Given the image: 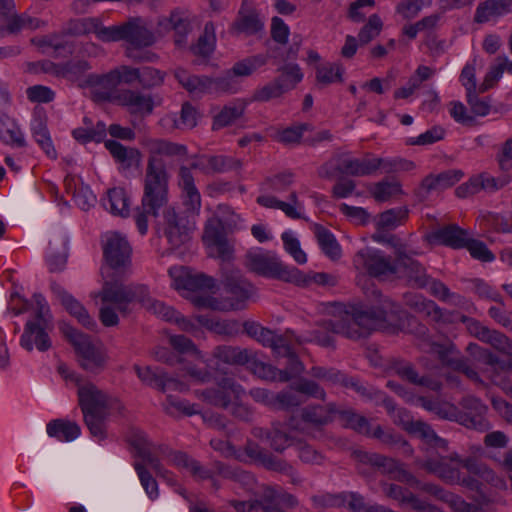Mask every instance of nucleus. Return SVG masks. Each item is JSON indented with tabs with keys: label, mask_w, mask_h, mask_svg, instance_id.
I'll return each instance as SVG.
<instances>
[{
	"label": "nucleus",
	"mask_w": 512,
	"mask_h": 512,
	"mask_svg": "<svg viewBox=\"0 0 512 512\" xmlns=\"http://www.w3.org/2000/svg\"><path fill=\"white\" fill-rule=\"evenodd\" d=\"M0 140L16 147H24L26 145L21 128L13 118L5 113H0Z\"/></svg>",
	"instance_id": "38"
},
{
	"label": "nucleus",
	"mask_w": 512,
	"mask_h": 512,
	"mask_svg": "<svg viewBox=\"0 0 512 512\" xmlns=\"http://www.w3.org/2000/svg\"><path fill=\"white\" fill-rule=\"evenodd\" d=\"M409 210L407 207H398L386 210L379 214L377 228L382 230H392L403 224L408 218Z\"/></svg>",
	"instance_id": "49"
},
{
	"label": "nucleus",
	"mask_w": 512,
	"mask_h": 512,
	"mask_svg": "<svg viewBox=\"0 0 512 512\" xmlns=\"http://www.w3.org/2000/svg\"><path fill=\"white\" fill-rule=\"evenodd\" d=\"M164 233L172 247L177 248L191 239L192 225L186 217L178 214L174 208L164 212Z\"/></svg>",
	"instance_id": "16"
},
{
	"label": "nucleus",
	"mask_w": 512,
	"mask_h": 512,
	"mask_svg": "<svg viewBox=\"0 0 512 512\" xmlns=\"http://www.w3.org/2000/svg\"><path fill=\"white\" fill-rule=\"evenodd\" d=\"M244 332L251 338L255 339L263 346L272 348L274 351L277 346L284 340V336L277 335L272 330L263 327L255 321H245L243 323Z\"/></svg>",
	"instance_id": "35"
},
{
	"label": "nucleus",
	"mask_w": 512,
	"mask_h": 512,
	"mask_svg": "<svg viewBox=\"0 0 512 512\" xmlns=\"http://www.w3.org/2000/svg\"><path fill=\"white\" fill-rule=\"evenodd\" d=\"M169 174L162 158L149 156L143 179L141 206L136 208L135 221L140 234L148 230V216L158 217L168 202Z\"/></svg>",
	"instance_id": "3"
},
{
	"label": "nucleus",
	"mask_w": 512,
	"mask_h": 512,
	"mask_svg": "<svg viewBox=\"0 0 512 512\" xmlns=\"http://www.w3.org/2000/svg\"><path fill=\"white\" fill-rule=\"evenodd\" d=\"M264 27L258 12L253 8H245L244 6L239 11L237 20L233 25V29L238 33L246 35H253L262 31Z\"/></svg>",
	"instance_id": "37"
},
{
	"label": "nucleus",
	"mask_w": 512,
	"mask_h": 512,
	"mask_svg": "<svg viewBox=\"0 0 512 512\" xmlns=\"http://www.w3.org/2000/svg\"><path fill=\"white\" fill-rule=\"evenodd\" d=\"M428 285L430 287V292L432 293V295L437 297L441 301L448 302L459 307L464 306L467 302L465 297L451 292L450 289L439 280L430 278Z\"/></svg>",
	"instance_id": "57"
},
{
	"label": "nucleus",
	"mask_w": 512,
	"mask_h": 512,
	"mask_svg": "<svg viewBox=\"0 0 512 512\" xmlns=\"http://www.w3.org/2000/svg\"><path fill=\"white\" fill-rule=\"evenodd\" d=\"M344 68L340 63H324L316 67V80L319 84L329 85L343 81Z\"/></svg>",
	"instance_id": "53"
},
{
	"label": "nucleus",
	"mask_w": 512,
	"mask_h": 512,
	"mask_svg": "<svg viewBox=\"0 0 512 512\" xmlns=\"http://www.w3.org/2000/svg\"><path fill=\"white\" fill-rule=\"evenodd\" d=\"M459 454L450 453L446 456H430L423 460H416V465L429 474H433L443 482L455 485L460 481Z\"/></svg>",
	"instance_id": "11"
},
{
	"label": "nucleus",
	"mask_w": 512,
	"mask_h": 512,
	"mask_svg": "<svg viewBox=\"0 0 512 512\" xmlns=\"http://www.w3.org/2000/svg\"><path fill=\"white\" fill-rule=\"evenodd\" d=\"M273 352L276 357L287 359L286 367L284 369H279L280 382H288L290 379L300 375L304 371L305 367L303 363L299 360L297 354L289 345L286 337Z\"/></svg>",
	"instance_id": "27"
},
{
	"label": "nucleus",
	"mask_w": 512,
	"mask_h": 512,
	"mask_svg": "<svg viewBox=\"0 0 512 512\" xmlns=\"http://www.w3.org/2000/svg\"><path fill=\"white\" fill-rule=\"evenodd\" d=\"M195 394L198 398L216 407L227 409L231 405L230 394L218 388L197 390Z\"/></svg>",
	"instance_id": "64"
},
{
	"label": "nucleus",
	"mask_w": 512,
	"mask_h": 512,
	"mask_svg": "<svg viewBox=\"0 0 512 512\" xmlns=\"http://www.w3.org/2000/svg\"><path fill=\"white\" fill-rule=\"evenodd\" d=\"M116 103L126 107L130 114L139 115L141 117L152 114L155 106L152 95L143 94L131 89L119 91L116 96Z\"/></svg>",
	"instance_id": "20"
},
{
	"label": "nucleus",
	"mask_w": 512,
	"mask_h": 512,
	"mask_svg": "<svg viewBox=\"0 0 512 512\" xmlns=\"http://www.w3.org/2000/svg\"><path fill=\"white\" fill-rule=\"evenodd\" d=\"M416 252H409L404 244L395 245V258L398 266V273L414 287L424 288L428 286L430 277L424 266L413 258Z\"/></svg>",
	"instance_id": "12"
},
{
	"label": "nucleus",
	"mask_w": 512,
	"mask_h": 512,
	"mask_svg": "<svg viewBox=\"0 0 512 512\" xmlns=\"http://www.w3.org/2000/svg\"><path fill=\"white\" fill-rule=\"evenodd\" d=\"M157 27L159 33L175 31L174 43L177 47H184L187 43V35L191 31L190 14L187 10L176 8L170 15L158 18Z\"/></svg>",
	"instance_id": "14"
},
{
	"label": "nucleus",
	"mask_w": 512,
	"mask_h": 512,
	"mask_svg": "<svg viewBox=\"0 0 512 512\" xmlns=\"http://www.w3.org/2000/svg\"><path fill=\"white\" fill-rule=\"evenodd\" d=\"M72 190V199L81 210H88L95 204V196L88 186H85L80 176L66 174V193Z\"/></svg>",
	"instance_id": "29"
},
{
	"label": "nucleus",
	"mask_w": 512,
	"mask_h": 512,
	"mask_svg": "<svg viewBox=\"0 0 512 512\" xmlns=\"http://www.w3.org/2000/svg\"><path fill=\"white\" fill-rule=\"evenodd\" d=\"M391 369L396 375L410 382L411 384L426 387L432 391H439L442 387V384L439 380L429 375L420 376L414 365L405 360H394L392 362Z\"/></svg>",
	"instance_id": "24"
},
{
	"label": "nucleus",
	"mask_w": 512,
	"mask_h": 512,
	"mask_svg": "<svg viewBox=\"0 0 512 512\" xmlns=\"http://www.w3.org/2000/svg\"><path fill=\"white\" fill-rule=\"evenodd\" d=\"M246 110V104L243 101H235L225 105L218 113L213 116L212 130L218 131L224 127L232 125L240 119Z\"/></svg>",
	"instance_id": "36"
},
{
	"label": "nucleus",
	"mask_w": 512,
	"mask_h": 512,
	"mask_svg": "<svg viewBox=\"0 0 512 512\" xmlns=\"http://www.w3.org/2000/svg\"><path fill=\"white\" fill-rule=\"evenodd\" d=\"M286 423L273 422L271 427V434L269 444L276 452H283L287 447L293 445V438L286 430Z\"/></svg>",
	"instance_id": "55"
},
{
	"label": "nucleus",
	"mask_w": 512,
	"mask_h": 512,
	"mask_svg": "<svg viewBox=\"0 0 512 512\" xmlns=\"http://www.w3.org/2000/svg\"><path fill=\"white\" fill-rule=\"evenodd\" d=\"M59 245L49 240L48 246L44 253V262L48 272L51 274L50 277V288L52 293L58 299L60 304H64V290L62 282H58L57 278L60 277L64 269V254L61 250L62 242L59 238Z\"/></svg>",
	"instance_id": "15"
},
{
	"label": "nucleus",
	"mask_w": 512,
	"mask_h": 512,
	"mask_svg": "<svg viewBox=\"0 0 512 512\" xmlns=\"http://www.w3.org/2000/svg\"><path fill=\"white\" fill-rule=\"evenodd\" d=\"M267 62V57L264 55H253L236 62L230 69L233 76L248 77L256 70L264 66Z\"/></svg>",
	"instance_id": "54"
},
{
	"label": "nucleus",
	"mask_w": 512,
	"mask_h": 512,
	"mask_svg": "<svg viewBox=\"0 0 512 512\" xmlns=\"http://www.w3.org/2000/svg\"><path fill=\"white\" fill-rule=\"evenodd\" d=\"M104 206L112 214L122 217L129 215L130 200L125 189L114 187L107 191Z\"/></svg>",
	"instance_id": "42"
},
{
	"label": "nucleus",
	"mask_w": 512,
	"mask_h": 512,
	"mask_svg": "<svg viewBox=\"0 0 512 512\" xmlns=\"http://www.w3.org/2000/svg\"><path fill=\"white\" fill-rule=\"evenodd\" d=\"M304 403V399L292 389V385L285 390L275 393L274 410H292Z\"/></svg>",
	"instance_id": "60"
},
{
	"label": "nucleus",
	"mask_w": 512,
	"mask_h": 512,
	"mask_svg": "<svg viewBox=\"0 0 512 512\" xmlns=\"http://www.w3.org/2000/svg\"><path fill=\"white\" fill-rule=\"evenodd\" d=\"M224 287L237 300L244 301L254 292V286L243 277L240 270L232 267L223 269Z\"/></svg>",
	"instance_id": "26"
},
{
	"label": "nucleus",
	"mask_w": 512,
	"mask_h": 512,
	"mask_svg": "<svg viewBox=\"0 0 512 512\" xmlns=\"http://www.w3.org/2000/svg\"><path fill=\"white\" fill-rule=\"evenodd\" d=\"M92 66L84 57L73 56L66 62V82H69L79 88L89 86Z\"/></svg>",
	"instance_id": "28"
},
{
	"label": "nucleus",
	"mask_w": 512,
	"mask_h": 512,
	"mask_svg": "<svg viewBox=\"0 0 512 512\" xmlns=\"http://www.w3.org/2000/svg\"><path fill=\"white\" fill-rule=\"evenodd\" d=\"M246 365H248L249 371L258 378L265 381L280 382L279 369L269 363L257 359L254 352H251L250 361L247 362Z\"/></svg>",
	"instance_id": "51"
},
{
	"label": "nucleus",
	"mask_w": 512,
	"mask_h": 512,
	"mask_svg": "<svg viewBox=\"0 0 512 512\" xmlns=\"http://www.w3.org/2000/svg\"><path fill=\"white\" fill-rule=\"evenodd\" d=\"M131 246L118 232H108L103 238V253L109 267L121 275L130 271Z\"/></svg>",
	"instance_id": "9"
},
{
	"label": "nucleus",
	"mask_w": 512,
	"mask_h": 512,
	"mask_svg": "<svg viewBox=\"0 0 512 512\" xmlns=\"http://www.w3.org/2000/svg\"><path fill=\"white\" fill-rule=\"evenodd\" d=\"M459 405L464 409H459L458 423L468 429L479 432H486L491 428L486 419L487 406L474 396H465L461 399Z\"/></svg>",
	"instance_id": "13"
},
{
	"label": "nucleus",
	"mask_w": 512,
	"mask_h": 512,
	"mask_svg": "<svg viewBox=\"0 0 512 512\" xmlns=\"http://www.w3.org/2000/svg\"><path fill=\"white\" fill-rule=\"evenodd\" d=\"M511 10V1L509 0H486L478 4L474 22L483 24L495 20Z\"/></svg>",
	"instance_id": "33"
},
{
	"label": "nucleus",
	"mask_w": 512,
	"mask_h": 512,
	"mask_svg": "<svg viewBox=\"0 0 512 512\" xmlns=\"http://www.w3.org/2000/svg\"><path fill=\"white\" fill-rule=\"evenodd\" d=\"M119 272H114L109 279L103 282L102 288L91 294L94 299H100L99 319L105 327H113L119 324V316L130 313V305L139 301L149 312H161L160 309L169 311L162 306V302L149 295L148 288L143 284H125Z\"/></svg>",
	"instance_id": "2"
},
{
	"label": "nucleus",
	"mask_w": 512,
	"mask_h": 512,
	"mask_svg": "<svg viewBox=\"0 0 512 512\" xmlns=\"http://www.w3.org/2000/svg\"><path fill=\"white\" fill-rule=\"evenodd\" d=\"M280 75L275 81L282 87L285 92L295 88V86L303 79V73L300 67L295 63L285 64L277 69Z\"/></svg>",
	"instance_id": "50"
},
{
	"label": "nucleus",
	"mask_w": 512,
	"mask_h": 512,
	"mask_svg": "<svg viewBox=\"0 0 512 512\" xmlns=\"http://www.w3.org/2000/svg\"><path fill=\"white\" fill-rule=\"evenodd\" d=\"M245 267L257 275L272 278L298 286H305L310 280L299 269L286 265L272 251L253 250L245 255Z\"/></svg>",
	"instance_id": "5"
},
{
	"label": "nucleus",
	"mask_w": 512,
	"mask_h": 512,
	"mask_svg": "<svg viewBox=\"0 0 512 512\" xmlns=\"http://www.w3.org/2000/svg\"><path fill=\"white\" fill-rule=\"evenodd\" d=\"M418 334L422 337L419 347L427 352L436 354L442 365L453 368V362H457L459 357H452L455 354H459L455 344L451 342L438 343L432 341L428 335H426L427 328L423 325H418Z\"/></svg>",
	"instance_id": "21"
},
{
	"label": "nucleus",
	"mask_w": 512,
	"mask_h": 512,
	"mask_svg": "<svg viewBox=\"0 0 512 512\" xmlns=\"http://www.w3.org/2000/svg\"><path fill=\"white\" fill-rule=\"evenodd\" d=\"M357 267L364 269L369 276L385 280L398 273L396 259L393 260L380 250L365 248L357 252L354 258Z\"/></svg>",
	"instance_id": "8"
},
{
	"label": "nucleus",
	"mask_w": 512,
	"mask_h": 512,
	"mask_svg": "<svg viewBox=\"0 0 512 512\" xmlns=\"http://www.w3.org/2000/svg\"><path fill=\"white\" fill-rule=\"evenodd\" d=\"M171 461L175 466L185 469L198 480H207L212 478V471L204 468L196 459L190 457L184 452L177 451L171 453Z\"/></svg>",
	"instance_id": "40"
},
{
	"label": "nucleus",
	"mask_w": 512,
	"mask_h": 512,
	"mask_svg": "<svg viewBox=\"0 0 512 512\" xmlns=\"http://www.w3.org/2000/svg\"><path fill=\"white\" fill-rule=\"evenodd\" d=\"M356 458L363 464L377 468L382 474L388 475L393 480L409 484L410 486H418L420 484V481L404 468L403 463L393 458L365 451L357 452Z\"/></svg>",
	"instance_id": "10"
},
{
	"label": "nucleus",
	"mask_w": 512,
	"mask_h": 512,
	"mask_svg": "<svg viewBox=\"0 0 512 512\" xmlns=\"http://www.w3.org/2000/svg\"><path fill=\"white\" fill-rule=\"evenodd\" d=\"M256 202L268 209H279L291 219H301L303 217V206L295 191L290 192L288 201H281L274 195H260L257 197Z\"/></svg>",
	"instance_id": "25"
},
{
	"label": "nucleus",
	"mask_w": 512,
	"mask_h": 512,
	"mask_svg": "<svg viewBox=\"0 0 512 512\" xmlns=\"http://www.w3.org/2000/svg\"><path fill=\"white\" fill-rule=\"evenodd\" d=\"M215 37L214 25L211 22L205 24L204 33L198 38L195 45L191 46L193 54L209 57L214 51Z\"/></svg>",
	"instance_id": "61"
},
{
	"label": "nucleus",
	"mask_w": 512,
	"mask_h": 512,
	"mask_svg": "<svg viewBox=\"0 0 512 512\" xmlns=\"http://www.w3.org/2000/svg\"><path fill=\"white\" fill-rule=\"evenodd\" d=\"M105 147L111 153L116 161L125 167H131L134 164H139L141 153L136 148L125 147L115 140H107Z\"/></svg>",
	"instance_id": "44"
},
{
	"label": "nucleus",
	"mask_w": 512,
	"mask_h": 512,
	"mask_svg": "<svg viewBox=\"0 0 512 512\" xmlns=\"http://www.w3.org/2000/svg\"><path fill=\"white\" fill-rule=\"evenodd\" d=\"M469 233L456 224L438 228L426 236L431 244L444 245L453 249L464 248L467 245Z\"/></svg>",
	"instance_id": "22"
},
{
	"label": "nucleus",
	"mask_w": 512,
	"mask_h": 512,
	"mask_svg": "<svg viewBox=\"0 0 512 512\" xmlns=\"http://www.w3.org/2000/svg\"><path fill=\"white\" fill-rule=\"evenodd\" d=\"M66 311L87 329L93 330L97 326L86 308L71 295H66Z\"/></svg>",
	"instance_id": "56"
},
{
	"label": "nucleus",
	"mask_w": 512,
	"mask_h": 512,
	"mask_svg": "<svg viewBox=\"0 0 512 512\" xmlns=\"http://www.w3.org/2000/svg\"><path fill=\"white\" fill-rule=\"evenodd\" d=\"M246 455L255 461L261 463L264 467L277 471L283 474L291 471V465L287 462L277 459L265 449L261 448L257 443L249 441L247 442L245 449Z\"/></svg>",
	"instance_id": "31"
},
{
	"label": "nucleus",
	"mask_w": 512,
	"mask_h": 512,
	"mask_svg": "<svg viewBox=\"0 0 512 512\" xmlns=\"http://www.w3.org/2000/svg\"><path fill=\"white\" fill-rule=\"evenodd\" d=\"M251 350L236 346L221 345L213 351V356L229 365H246L250 361Z\"/></svg>",
	"instance_id": "41"
},
{
	"label": "nucleus",
	"mask_w": 512,
	"mask_h": 512,
	"mask_svg": "<svg viewBox=\"0 0 512 512\" xmlns=\"http://www.w3.org/2000/svg\"><path fill=\"white\" fill-rule=\"evenodd\" d=\"M29 309L32 314L24 326L20 345L29 352L33 349L47 351L52 347L50 334L54 330V319L48 303L41 294H34Z\"/></svg>",
	"instance_id": "4"
},
{
	"label": "nucleus",
	"mask_w": 512,
	"mask_h": 512,
	"mask_svg": "<svg viewBox=\"0 0 512 512\" xmlns=\"http://www.w3.org/2000/svg\"><path fill=\"white\" fill-rule=\"evenodd\" d=\"M123 31V41L128 42L134 48L149 47L155 42L154 34L140 17H133L124 22Z\"/></svg>",
	"instance_id": "23"
},
{
	"label": "nucleus",
	"mask_w": 512,
	"mask_h": 512,
	"mask_svg": "<svg viewBox=\"0 0 512 512\" xmlns=\"http://www.w3.org/2000/svg\"><path fill=\"white\" fill-rule=\"evenodd\" d=\"M385 161L382 158H355L350 153L341 152L334 154L318 169V176L331 179L335 176H366L378 170Z\"/></svg>",
	"instance_id": "7"
},
{
	"label": "nucleus",
	"mask_w": 512,
	"mask_h": 512,
	"mask_svg": "<svg viewBox=\"0 0 512 512\" xmlns=\"http://www.w3.org/2000/svg\"><path fill=\"white\" fill-rule=\"evenodd\" d=\"M66 378H70L75 383L78 403L83 414H124L125 406L117 396L80 376L71 374L66 375Z\"/></svg>",
	"instance_id": "6"
},
{
	"label": "nucleus",
	"mask_w": 512,
	"mask_h": 512,
	"mask_svg": "<svg viewBox=\"0 0 512 512\" xmlns=\"http://www.w3.org/2000/svg\"><path fill=\"white\" fill-rule=\"evenodd\" d=\"M42 53L50 56H59L64 50V38L61 35H48L32 39Z\"/></svg>",
	"instance_id": "62"
},
{
	"label": "nucleus",
	"mask_w": 512,
	"mask_h": 512,
	"mask_svg": "<svg viewBox=\"0 0 512 512\" xmlns=\"http://www.w3.org/2000/svg\"><path fill=\"white\" fill-rule=\"evenodd\" d=\"M315 235L319 246L327 257L331 260H338L341 257V247L328 229L321 225H316Z\"/></svg>",
	"instance_id": "48"
},
{
	"label": "nucleus",
	"mask_w": 512,
	"mask_h": 512,
	"mask_svg": "<svg viewBox=\"0 0 512 512\" xmlns=\"http://www.w3.org/2000/svg\"><path fill=\"white\" fill-rule=\"evenodd\" d=\"M163 409L171 416H178L179 414L192 416L200 413L199 405L173 397L172 395L166 397V401L163 403Z\"/></svg>",
	"instance_id": "52"
},
{
	"label": "nucleus",
	"mask_w": 512,
	"mask_h": 512,
	"mask_svg": "<svg viewBox=\"0 0 512 512\" xmlns=\"http://www.w3.org/2000/svg\"><path fill=\"white\" fill-rule=\"evenodd\" d=\"M134 370L138 378L146 385L157 388L159 391L165 393L168 390L183 392L186 387L178 379L168 375L159 368H152L150 366L141 367L134 365Z\"/></svg>",
	"instance_id": "17"
},
{
	"label": "nucleus",
	"mask_w": 512,
	"mask_h": 512,
	"mask_svg": "<svg viewBox=\"0 0 512 512\" xmlns=\"http://www.w3.org/2000/svg\"><path fill=\"white\" fill-rule=\"evenodd\" d=\"M178 185L181 188L182 203L186 212L197 215L201 209V195L194 183L190 168L181 165L178 171Z\"/></svg>",
	"instance_id": "19"
},
{
	"label": "nucleus",
	"mask_w": 512,
	"mask_h": 512,
	"mask_svg": "<svg viewBox=\"0 0 512 512\" xmlns=\"http://www.w3.org/2000/svg\"><path fill=\"white\" fill-rule=\"evenodd\" d=\"M77 360L84 370L98 374L105 369L107 357L101 348L95 345L77 356Z\"/></svg>",
	"instance_id": "43"
},
{
	"label": "nucleus",
	"mask_w": 512,
	"mask_h": 512,
	"mask_svg": "<svg viewBox=\"0 0 512 512\" xmlns=\"http://www.w3.org/2000/svg\"><path fill=\"white\" fill-rule=\"evenodd\" d=\"M89 86L93 88L92 98L96 102H116L117 86L121 83V75L118 70H111L106 74H92Z\"/></svg>",
	"instance_id": "18"
},
{
	"label": "nucleus",
	"mask_w": 512,
	"mask_h": 512,
	"mask_svg": "<svg viewBox=\"0 0 512 512\" xmlns=\"http://www.w3.org/2000/svg\"><path fill=\"white\" fill-rule=\"evenodd\" d=\"M339 420L345 428H350L360 434L370 433V424L366 417L356 413L353 409H341L337 407Z\"/></svg>",
	"instance_id": "47"
},
{
	"label": "nucleus",
	"mask_w": 512,
	"mask_h": 512,
	"mask_svg": "<svg viewBox=\"0 0 512 512\" xmlns=\"http://www.w3.org/2000/svg\"><path fill=\"white\" fill-rule=\"evenodd\" d=\"M404 429L410 433L418 434L419 437L428 445L437 449H448L447 440L437 435L434 429L427 423L417 420H407L404 422Z\"/></svg>",
	"instance_id": "34"
},
{
	"label": "nucleus",
	"mask_w": 512,
	"mask_h": 512,
	"mask_svg": "<svg viewBox=\"0 0 512 512\" xmlns=\"http://www.w3.org/2000/svg\"><path fill=\"white\" fill-rule=\"evenodd\" d=\"M162 306L170 311L161 310V312H152L153 314L157 315L158 317L163 318L166 321H174L181 330L185 332H189L193 335H198L200 333V329L197 324H195L191 319L185 318L184 316L180 315L177 311H175L172 307L165 305L162 302Z\"/></svg>",
	"instance_id": "58"
},
{
	"label": "nucleus",
	"mask_w": 512,
	"mask_h": 512,
	"mask_svg": "<svg viewBox=\"0 0 512 512\" xmlns=\"http://www.w3.org/2000/svg\"><path fill=\"white\" fill-rule=\"evenodd\" d=\"M337 413L334 403L326 405H309L301 410V419L312 426L322 427L331 423Z\"/></svg>",
	"instance_id": "30"
},
{
	"label": "nucleus",
	"mask_w": 512,
	"mask_h": 512,
	"mask_svg": "<svg viewBox=\"0 0 512 512\" xmlns=\"http://www.w3.org/2000/svg\"><path fill=\"white\" fill-rule=\"evenodd\" d=\"M372 295L379 301L378 306L336 305L338 315L323 321V327L348 339L358 340L369 336L375 330L394 328L400 320V309L388 298L382 299L381 292L373 290Z\"/></svg>",
	"instance_id": "1"
},
{
	"label": "nucleus",
	"mask_w": 512,
	"mask_h": 512,
	"mask_svg": "<svg viewBox=\"0 0 512 512\" xmlns=\"http://www.w3.org/2000/svg\"><path fill=\"white\" fill-rule=\"evenodd\" d=\"M208 82L209 93H236L238 91V83L230 69L222 76L216 78L208 77Z\"/></svg>",
	"instance_id": "63"
},
{
	"label": "nucleus",
	"mask_w": 512,
	"mask_h": 512,
	"mask_svg": "<svg viewBox=\"0 0 512 512\" xmlns=\"http://www.w3.org/2000/svg\"><path fill=\"white\" fill-rule=\"evenodd\" d=\"M149 149L151 153L150 156L155 157H158V155L167 157H186L188 154V149L185 145L164 139L151 140Z\"/></svg>",
	"instance_id": "45"
},
{
	"label": "nucleus",
	"mask_w": 512,
	"mask_h": 512,
	"mask_svg": "<svg viewBox=\"0 0 512 512\" xmlns=\"http://www.w3.org/2000/svg\"><path fill=\"white\" fill-rule=\"evenodd\" d=\"M174 76L178 83L191 94L209 93L208 76L193 75L183 68L175 69Z\"/></svg>",
	"instance_id": "39"
},
{
	"label": "nucleus",
	"mask_w": 512,
	"mask_h": 512,
	"mask_svg": "<svg viewBox=\"0 0 512 512\" xmlns=\"http://www.w3.org/2000/svg\"><path fill=\"white\" fill-rule=\"evenodd\" d=\"M199 326L206 327L210 331L224 336H234L239 331V323L235 320H216L199 315L195 318Z\"/></svg>",
	"instance_id": "46"
},
{
	"label": "nucleus",
	"mask_w": 512,
	"mask_h": 512,
	"mask_svg": "<svg viewBox=\"0 0 512 512\" xmlns=\"http://www.w3.org/2000/svg\"><path fill=\"white\" fill-rule=\"evenodd\" d=\"M131 444L136 449L137 455L142 458L144 463L148 464L157 475L166 477L168 471L164 469L160 461L153 455V445L149 442L145 433H135L132 436Z\"/></svg>",
	"instance_id": "32"
},
{
	"label": "nucleus",
	"mask_w": 512,
	"mask_h": 512,
	"mask_svg": "<svg viewBox=\"0 0 512 512\" xmlns=\"http://www.w3.org/2000/svg\"><path fill=\"white\" fill-rule=\"evenodd\" d=\"M374 199L378 202H386L403 193L398 181H380L375 183L370 190Z\"/></svg>",
	"instance_id": "59"
}]
</instances>
